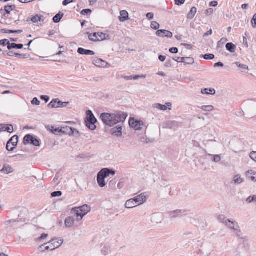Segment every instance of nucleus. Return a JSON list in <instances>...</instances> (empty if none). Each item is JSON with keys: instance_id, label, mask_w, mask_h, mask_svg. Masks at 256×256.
Wrapping results in <instances>:
<instances>
[{"instance_id": "nucleus-34", "label": "nucleus", "mask_w": 256, "mask_h": 256, "mask_svg": "<svg viewBox=\"0 0 256 256\" xmlns=\"http://www.w3.org/2000/svg\"><path fill=\"white\" fill-rule=\"evenodd\" d=\"M200 108L204 111L208 112H212L214 110V107L211 105L203 106L200 107Z\"/></svg>"}, {"instance_id": "nucleus-50", "label": "nucleus", "mask_w": 256, "mask_h": 256, "mask_svg": "<svg viewBox=\"0 0 256 256\" xmlns=\"http://www.w3.org/2000/svg\"><path fill=\"white\" fill-rule=\"evenodd\" d=\"M228 41V39L226 38H222L218 42V46H217V48L218 50L220 48V44H223L224 43H225L226 42Z\"/></svg>"}, {"instance_id": "nucleus-46", "label": "nucleus", "mask_w": 256, "mask_h": 256, "mask_svg": "<svg viewBox=\"0 0 256 256\" xmlns=\"http://www.w3.org/2000/svg\"><path fill=\"white\" fill-rule=\"evenodd\" d=\"M48 236V234L45 233H43L40 236L36 239L37 242H41L42 240L46 238Z\"/></svg>"}, {"instance_id": "nucleus-51", "label": "nucleus", "mask_w": 256, "mask_h": 256, "mask_svg": "<svg viewBox=\"0 0 256 256\" xmlns=\"http://www.w3.org/2000/svg\"><path fill=\"white\" fill-rule=\"evenodd\" d=\"M172 60H174L176 62H182L183 63L184 62V57H175L172 58Z\"/></svg>"}, {"instance_id": "nucleus-8", "label": "nucleus", "mask_w": 256, "mask_h": 256, "mask_svg": "<svg viewBox=\"0 0 256 256\" xmlns=\"http://www.w3.org/2000/svg\"><path fill=\"white\" fill-rule=\"evenodd\" d=\"M59 130L60 132L68 134L69 136L74 135V133L76 132L78 134H79L78 130H77L74 128H72V127L68 126H62L61 128L60 129H56V130Z\"/></svg>"}, {"instance_id": "nucleus-6", "label": "nucleus", "mask_w": 256, "mask_h": 256, "mask_svg": "<svg viewBox=\"0 0 256 256\" xmlns=\"http://www.w3.org/2000/svg\"><path fill=\"white\" fill-rule=\"evenodd\" d=\"M69 102H62L59 100L58 99H54L48 105L49 108H64L66 107Z\"/></svg>"}, {"instance_id": "nucleus-21", "label": "nucleus", "mask_w": 256, "mask_h": 256, "mask_svg": "<svg viewBox=\"0 0 256 256\" xmlns=\"http://www.w3.org/2000/svg\"><path fill=\"white\" fill-rule=\"evenodd\" d=\"M201 93L203 94H212L214 95L216 94V90L212 88H204L201 90Z\"/></svg>"}, {"instance_id": "nucleus-13", "label": "nucleus", "mask_w": 256, "mask_h": 256, "mask_svg": "<svg viewBox=\"0 0 256 256\" xmlns=\"http://www.w3.org/2000/svg\"><path fill=\"white\" fill-rule=\"evenodd\" d=\"M122 126L120 124L112 128L110 132L112 135L119 137L122 135Z\"/></svg>"}, {"instance_id": "nucleus-2", "label": "nucleus", "mask_w": 256, "mask_h": 256, "mask_svg": "<svg viewBox=\"0 0 256 256\" xmlns=\"http://www.w3.org/2000/svg\"><path fill=\"white\" fill-rule=\"evenodd\" d=\"M63 242L64 240L61 238H53L42 244L39 246L38 249L42 252L46 250L52 251L60 247Z\"/></svg>"}, {"instance_id": "nucleus-5", "label": "nucleus", "mask_w": 256, "mask_h": 256, "mask_svg": "<svg viewBox=\"0 0 256 256\" xmlns=\"http://www.w3.org/2000/svg\"><path fill=\"white\" fill-rule=\"evenodd\" d=\"M18 141V136L15 135L12 137L8 142L6 148L9 152L13 151L15 146H17Z\"/></svg>"}, {"instance_id": "nucleus-18", "label": "nucleus", "mask_w": 256, "mask_h": 256, "mask_svg": "<svg viewBox=\"0 0 256 256\" xmlns=\"http://www.w3.org/2000/svg\"><path fill=\"white\" fill-rule=\"evenodd\" d=\"M74 218L73 216H68L66 218L64 221V224L66 228H71L74 226Z\"/></svg>"}, {"instance_id": "nucleus-10", "label": "nucleus", "mask_w": 256, "mask_h": 256, "mask_svg": "<svg viewBox=\"0 0 256 256\" xmlns=\"http://www.w3.org/2000/svg\"><path fill=\"white\" fill-rule=\"evenodd\" d=\"M107 176L104 174L100 170L99 172L97 175V181L98 184V186L100 188H104L106 186L105 178H106Z\"/></svg>"}, {"instance_id": "nucleus-60", "label": "nucleus", "mask_w": 256, "mask_h": 256, "mask_svg": "<svg viewBox=\"0 0 256 256\" xmlns=\"http://www.w3.org/2000/svg\"><path fill=\"white\" fill-rule=\"evenodd\" d=\"M76 0H64L62 2V4L64 6H67L68 4H70Z\"/></svg>"}, {"instance_id": "nucleus-41", "label": "nucleus", "mask_w": 256, "mask_h": 256, "mask_svg": "<svg viewBox=\"0 0 256 256\" xmlns=\"http://www.w3.org/2000/svg\"><path fill=\"white\" fill-rule=\"evenodd\" d=\"M12 168L10 166H4L1 170H0V172L4 173V174H8L12 172Z\"/></svg>"}, {"instance_id": "nucleus-61", "label": "nucleus", "mask_w": 256, "mask_h": 256, "mask_svg": "<svg viewBox=\"0 0 256 256\" xmlns=\"http://www.w3.org/2000/svg\"><path fill=\"white\" fill-rule=\"evenodd\" d=\"M213 12L214 10L212 8H209L205 11L204 14L206 15H210L213 13Z\"/></svg>"}, {"instance_id": "nucleus-30", "label": "nucleus", "mask_w": 256, "mask_h": 256, "mask_svg": "<svg viewBox=\"0 0 256 256\" xmlns=\"http://www.w3.org/2000/svg\"><path fill=\"white\" fill-rule=\"evenodd\" d=\"M33 136L31 134H26L24 138L23 143L24 145L30 144L31 140H32Z\"/></svg>"}, {"instance_id": "nucleus-26", "label": "nucleus", "mask_w": 256, "mask_h": 256, "mask_svg": "<svg viewBox=\"0 0 256 256\" xmlns=\"http://www.w3.org/2000/svg\"><path fill=\"white\" fill-rule=\"evenodd\" d=\"M104 174H105L107 177L109 176L110 175H114L116 174V172L112 170H110L108 168H104L101 170Z\"/></svg>"}, {"instance_id": "nucleus-11", "label": "nucleus", "mask_w": 256, "mask_h": 256, "mask_svg": "<svg viewBox=\"0 0 256 256\" xmlns=\"http://www.w3.org/2000/svg\"><path fill=\"white\" fill-rule=\"evenodd\" d=\"M132 200L137 204L138 206L143 204L146 201V197L145 193H142L132 198Z\"/></svg>"}, {"instance_id": "nucleus-12", "label": "nucleus", "mask_w": 256, "mask_h": 256, "mask_svg": "<svg viewBox=\"0 0 256 256\" xmlns=\"http://www.w3.org/2000/svg\"><path fill=\"white\" fill-rule=\"evenodd\" d=\"M92 63L94 65L98 67H108L110 66V64L100 58H96L92 60Z\"/></svg>"}, {"instance_id": "nucleus-39", "label": "nucleus", "mask_w": 256, "mask_h": 256, "mask_svg": "<svg viewBox=\"0 0 256 256\" xmlns=\"http://www.w3.org/2000/svg\"><path fill=\"white\" fill-rule=\"evenodd\" d=\"M234 64L238 67L239 68H240L242 70H247L248 69V66L247 65H246L244 64H242L240 62H235Z\"/></svg>"}, {"instance_id": "nucleus-4", "label": "nucleus", "mask_w": 256, "mask_h": 256, "mask_svg": "<svg viewBox=\"0 0 256 256\" xmlns=\"http://www.w3.org/2000/svg\"><path fill=\"white\" fill-rule=\"evenodd\" d=\"M86 114L87 115L85 120L86 126L92 130H96L95 124L97 122V120L91 110H87Z\"/></svg>"}, {"instance_id": "nucleus-42", "label": "nucleus", "mask_w": 256, "mask_h": 256, "mask_svg": "<svg viewBox=\"0 0 256 256\" xmlns=\"http://www.w3.org/2000/svg\"><path fill=\"white\" fill-rule=\"evenodd\" d=\"M250 174L252 175V176L249 177L250 179L252 181L256 182V172H253L252 170H249L246 172L250 174Z\"/></svg>"}, {"instance_id": "nucleus-3", "label": "nucleus", "mask_w": 256, "mask_h": 256, "mask_svg": "<svg viewBox=\"0 0 256 256\" xmlns=\"http://www.w3.org/2000/svg\"><path fill=\"white\" fill-rule=\"evenodd\" d=\"M91 210V208L88 204H84L81 206L74 208L71 210V214L76 216V220H81Z\"/></svg>"}, {"instance_id": "nucleus-14", "label": "nucleus", "mask_w": 256, "mask_h": 256, "mask_svg": "<svg viewBox=\"0 0 256 256\" xmlns=\"http://www.w3.org/2000/svg\"><path fill=\"white\" fill-rule=\"evenodd\" d=\"M226 226L230 229L240 232L239 225L238 223L235 221H231L230 220H229L227 224H226Z\"/></svg>"}, {"instance_id": "nucleus-48", "label": "nucleus", "mask_w": 256, "mask_h": 256, "mask_svg": "<svg viewBox=\"0 0 256 256\" xmlns=\"http://www.w3.org/2000/svg\"><path fill=\"white\" fill-rule=\"evenodd\" d=\"M62 195V192L61 191H55L51 194L52 197L60 196Z\"/></svg>"}, {"instance_id": "nucleus-62", "label": "nucleus", "mask_w": 256, "mask_h": 256, "mask_svg": "<svg viewBox=\"0 0 256 256\" xmlns=\"http://www.w3.org/2000/svg\"><path fill=\"white\" fill-rule=\"evenodd\" d=\"M176 5L180 6L185 2V0H174Z\"/></svg>"}, {"instance_id": "nucleus-19", "label": "nucleus", "mask_w": 256, "mask_h": 256, "mask_svg": "<svg viewBox=\"0 0 256 256\" xmlns=\"http://www.w3.org/2000/svg\"><path fill=\"white\" fill-rule=\"evenodd\" d=\"M185 212L184 210H176L169 213L170 216L171 218H174L177 216H180L182 214Z\"/></svg>"}, {"instance_id": "nucleus-57", "label": "nucleus", "mask_w": 256, "mask_h": 256, "mask_svg": "<svg viewBox=\"0 0 256 256\" xmlns=\"http://www.w3.org/2000/svg\"><path fill=\"white\" fill-rule=\"evenodd\" d=\"M172 59L168 58L166 60L165 62L164 66L167 68H170L172 66Z\"/></svg>"}, {"instance_id": "nucleus-28", "label": "nucleus", "mask_w": 256, "mask_h": 256, "mask_svg": "<svg viewBox=\"0 0 256 256\" xmlns=\"http://www.w3.org/2000/svg\"><path fill=\"white\" fill-rule=\"evenodd\" d=\"M64 14L61 12H59L53 18V21L54 23L59 22L62 18L64 17Z\"/></svg>"}, {"instance_id": "nucleus-24", "label": "nucleus", "mask_w": 256, "mask_h": 256, "mask_svg": "<svg viewBox=\"0 0 256 256\" xmlns=\"http://www.w3.org/2000/svg\"><path fill=\"white\" fill-rule=\"evenodd\" d=\"M24 46L22 44H16L15 43H10L8 44V48L9 50H10L13 48H18V49H22L23 48Z\"/></svg>"}, {"instance_id": "nucleus-56", "label": "nucleus", "mask_w": 256, "mask_h": 256, "mask_svg": "<svg viewBox=\"0 0 256 256\" xmlns=\"http://www.w3.org/2000/svg\"><path fill=\"white\" fill-rule=\"evenodd\" d=\"M169 51L172 54H176L178 52V50L177 48L176 47H172L170 48Z\"/></svg>"}, {"instance_id": "nucleus-32", "label": "nucleus", "mask_w": 256, "mask_h": 256, "mask_svg": "<svg viewBox=\"0 0 256 256\" xmlns=\"http://www.w3.org/2000/svg\"><path fill=\"white\" fill-rule=\"evenodd\" d=\"M86 34L88 35V38L90 40L96 42L97 40H95L94 38H96L98 33L94 32L92 34H90L89 32H86Z\"/></svg>"}, {"instance_id": "nucleus-44", "label": "nucleus", "mask_w": 256, "mask_h": 256, "mask_svg": "<svg viewBox=\"0 0 256 256\" xmlns=\"http://www.w3.org/2000/svg\"><path fill=\"white\" fill-rule=\"evenodd\" d=\"M160 24L156 22H151L150 27L152 29L157 30L160 28Z\"/></svg>"}, {"instance_id": "nucleus-1", "label": "nucleus", "mask_w": 256, "mask_h": 256, "mask_svg": "<svg viewBox=\"0 0 256 256\" xmlns=\"http://www.w3.org/2000/svg\"><path fill=\"white\" fill-rule=\"evenodd\" d=\"M128 116L127 114L122 112H116L114 113H102L100 118L106 125L112 126L117 124H123Z\"/></svg>"}, {"instance_id": "nucleus-54", "label": "nucleus", "mask_w": 256, "mask_h": 256, "mask_svg": "<svg viewBox=\"0 0 256 256\" xmlns=\"http://www.w3.org/2000/svg\"><path fill=\"white\" fill-rule=\"evenodd\" d=\"M252 24L253 28H256V14L253 16L252 19Z\"/></svg>"}, {"instance_id": "nucleus-23", "label": "nucleus", "mask_w": 256, "mask_h": 256, "mask_svg": "<svg viewBox=\"0 0 256 256\" xmlns=\"http://www.w3.org/2000/svg\"><path fill=\"white\" fill-rule=\"evenodd\" d=\"M197 9L195 6H193L192 8L188 12L187 14V18L192 20V19L194 16L196 14V13Z\"/></svg>"}, {"instance_id": "nucleus-25", "label": "nucleus", "mask_w": 256, "mask_h": 256, "mask_svg": "<svg viewBox=\"0 0 256 256\" xmlns=\"http://www.w3.org/2000/svg\"><path fill=\"white\" fill-rule=\"evenodd\" d=\"M121 17H120V22H124L128 19V14L126 10H122L120 12Z\"/></svg>"}, {"instance_id": "nucleus-27", "label": "nucleus", "mask_w": 256, "mask_h": 256, "mask_svg": "<svg viewBox=\"0 0 256 256\" xmlns=\"http://www.w3.org/2000/svg\"><path fill=\"white\" fill-rule=\"evenodd\" d=\"M226 50L230 52H234L236 50V46L232 42L227 43L226 46Z\"/></svg>"}, {"instance_id": "nucleus-15", "label": "nucleus", "mask_w": 256, "mask_h": 256, "mask_svg": "<svg viewBox=\"0 0 256 256\" xmlns=\"http://www.w3.org/2000/svg\"><path fill=\"white\" fill-rule=\"evenodd\" d=\"M78 52L82 55H90L93 56L94 55L95 53L94 51L86 50L82 48H79L78 50Z\"/></svg>"}, {"instance_id": "nucleus-33", "label": "nucleus", "mask_w": 256, "mask_h": 256, "mask_svg": "<svg viewBox=\"0 0 256 256\" xmlns=\"http://www.w3.org/2000/svg\"><path fill=\"white\" fill-rule=\"evenodd\" d=\"M218 220L220 222L224 224L226 226L227 224L229 219L227 218L222 214L220 215L218 217Z\"/></svg>"}, {"instance_id": "nucleus-40", "label": "nucleus", "mask_w": 256, "mask_h": 256, "mask_svg": "<svg viewBox=\"0 0 256 256\" xmlns=\"http://www.w3.org/2000/svg\"><path fill=\"white\" fill-rule=\"evenodd\" d=\"M38 14H36L35 16L32 17V18H30V17H28L27 20L26 22H28L30 21H32L33 23H36L38 22Z\"/></svg>"}, {"instance_id": "nucleus-36", "label": "nucleus", "mask_w": 256, "mask_h": 256, "mask_svg": "<svg viewBox=\"0 0 256 256\" xmlns=\"http://www.w3.org/2000/svg\"><path fill=\"white\" fill-rule=\"evenodd\" d=\"M153 106L161 110H166L168 108L166 106L160 104H155L153 105Z\"/></svg>"}, {"instance_id": "nucleus-31", "label": "nucleus", "mask_w": 256, "mask_h": 256, "mask_svg": "<svg viewBox=\"0 0 256 256\" xmlns=\"http://www.w3.org/2000/svg\"><path fill=\"white\" fill-rule=\"evenodd\" d=\"M2 33L4 34H20L22 32V30H10L8 29H2Z\"/></svg>"}, {"instance_id": "nucleus-52", "label": "nucleus", "mask_w": 256, "mask_h": 256, "mask_svg": "<svg viewBox=\"0 0 256 256\" xmlns=\"http://www.w3.org/2000/svg\"><path fill=\"white\" fill-rule=\"evenodd\" d=\"M92 12V10L90 9H84L80 12V14L82 15H86L90 14Z\"/></svg>"}, {"instance_id": "nucleus-16", "label": "nucleus", "mask_w": 256, "mask_h": 256, "mask_svg": "<svg viewBox=\"0 0 256 256\" xmlns=\"http://www.w3.org/2000/svg\"><path fill=\"white\" fill-rule=\"evenodd\" d=\"M2 131L12 133L14 132L13 126L11 124H0Z\"/></svg>"}, {"instance_id": "nucleus-55", "label": "nucleus", "mask_w": 256, "mask_h": 256, "mask_svg": "<svg viewBox=\"0 0 256 256\" xmlns=\"http://www.w3.org/2000/svg\"><path fill=\"white\" fill-rule=\"evenodd\" d=\"M32 104H35V105H36V106H39L40 104V100H38V98H34L32 100Z\"/></svg>"}, {"instance_id": "nucleus-53", "label": "nucleus", "mask_w": 256, "mask_h": 256, "mask_svg": "<svg viewBox=\"0 0 256 256\" xmlns=\"http://www.w3.org/2000/svg\"><path fill=\"white\" fill-rule=\"evenodd\" d=\"M221 160V158L220 155H214L212 161L214 162H218Z\"/></svg>"}, {"instance_id": "nucleus-20", "label": "nucleus", "mask_w": 256, "mask_h": 256, "mask_svg": "<svg viewBox=\"0 0 256 256\" xmlns=\"http://www.w3.org/2000/svg\"><path fill=\"white\" fill-rule=\"evenodd\" d=\"M121 77L124 78L125 80H138L139 78H146V75H135L130 76H121Z\"/></svg>"}, {"instance_id": "nucleus-35", "label": "nucleus", "mask_w": 256, "mask_h": 256, "mask_svg": "<svg viewBox=\"0 0 256 256\" xmlns=\"http://www.w3.org/2000/svg\"><path fill=\"white\" fill-rule=\"evenodd\" d=\"M184 64H193L194 62V60L192 58L190 57H184Z\"/></svg>"}, {"instance_id": "nucleus-64", "label": "nucleus", "mask_w": 256, "mask_h": 256, "mask_svg": "<svg viewBox=\"0 0 256 256\" xmlns=\"http://www.w3.org/2000/svg\"><path fill=\"white\" fill-rule=\"evenodd\" d=\"M192 143L193 146L194 147H196V148H200V144H199V142H196L195 140H192Z\"/></svg>"}, {"instance_id": "nucleus-45", "label": "nucleus", "mask_w": 256, "mask_h": 256, "mask_svg": "<svg viewBox=\"0 0 256 256\" xmlns=\"http://www.w3.org/2000/svg\"><path fill=\"white\" fill-rule=\"evenodd\" d=\"M30 144H33L36 146H40V142L37 138H36L33 136V138L31 140Z\"/></svg>"}, {"instance_id": "nucleus-38", "label": "nucleus", "mask_w": 256, "mask_h": 256, "mask_svg": "<svg viewBox=\"0 0 256 256\" xmlns=\"http://www.w3.org/2000/svg\"><path fill=\"white\" fill-rule=\"evenodd\" d=\"M200 58H203L204 59L206 60H211L214 58V56L212 54H206L204 55H202L200 56Z\"/></svg>"}, {"instance_id": "nucleus-37", "label": "nucleus", "mask_w": 256, "mask_h": 256, "mask_svg": "<svg viewBox=\"0 0 256 256\" xmlns=\"http://www.w3.org/2000/svg\"><path fill=\"white\" fill-rule=\"evenodd\" d=\"M244 180L239 175H236L234 176V182L235 184H240Z\"/></svg>"}, {"instance_id": "nucleus-43", "label": "nucleus", "mask_w": 256, "mask_h": 256, "mask_svg": "<svg viewBox=\"0 0 256 256\" xmlns=\"http://www.w3.org/2000/svg\"><path fill=\"white\" fill-rule=\"evenodd\" d=\"M18 222V221H17L15 220H12L6 222V224L8 226L10 224V226H16V224Z\"/></svg>"}, {"instance_id": "nucleus-29", "label": "nucleus", "mask_w": 256, "mask_h": 256, "mask_svg": "<svg viewBox=\"0 0 256 256\" xmlns=\"http://www.w3.org/2000/svg\"><path fill=\"white\" fill-rule=\"evenodd\" d=\"M16 6L15 5H7L4 6V11L6 12V14H10V12L14 10L16 8Z\"/></svg>"}, {"instance_id": "nucleus-22", "label": "nucleus", "mask_w": 256, "mask_h": 256, "mask_svg": "<svg viewBox=\"0 0 256 256\" xmlns=\"http://www.w3.org/2000/svg\"><path fill=\"white\" fill-rule=\"evenodd\" d=\"M137 206V204L134 202V201L132 200V198L128 200L125 204V207L126 208H132Z\"/></svg>"}, {"instance_id": "nucleus-49", "label": "nucleus", "mask_w": 256, "mask_h": 256, "mask_svg": "<svg viewBox=\"0 0 256 256\" xmlns=\"http://www.w3.org/2000/svg\"><path fill=\"white\" fill-rule=\"evenodd\" d=\"M10 44V42L7 39H3L2 40H0V45L2 46H8V44Z\"/></svg>"}, {"instance_id": "nucleus-47", "label": "nucleus", "mask_w": 256, "mask_h": 256, "mask_svg": "<svg viewBox=\"0 0 256 256\" xmlns=\"http://www.w3.org/2000/svg\"><path fill=\"white\" fill-rule=\"evenodd\" d=\"M164 36L168 38H172V33L171 32L164 30Z\"/></svg>"}, {"instance_id": "nucleus-63", "label": "nucleus", "mask_w": 256, "mask_h": 256, "mask_svg": "<svg viewBox=\"0 0 256 256\" xmlns=\"http://www.w3.org/2000/svg\"><path fill=\"white\" fill-rule=\"evenodd\" d=\"M164 34V30H158L156 32V35L158 36H164L162 34Z\"/></svg>"}, {"instance_id": "nucleus-58", "label": "nucleus", "mask_w": 256, "mask_h": 256, "mask_svg": "<svg viewBox=\"0 0 256 256\" xmlns=\"http://www.w3.org/2000/svg\"><path fill=\"white\" fill-rule=\"evenodd\" d=\"M250 158L256 162V152H252L250 154Z\"/></svg>"}, {"instance_id": "nucleus-59", "label": "nucleus", "mask_w": 256, "mask_h": 256, "mask_svg": "<svg viewBox=\"0 0 256 256\" xmlns=\"http://www.w3.org/2000/svg\"><path fill=\"white\" fill-rule=\"evenodd\" d=\"M41 100L45 101L46 102H48L50 100V97L48 96L42 95L40 96Z\"/></svg>"}, {"instance_id": "nucleus-9", "label": "nucleus", "mask_w": 256, "mask_h": 256, "mask_svg": "<svg viewBox=\"0 0 256 256\" xmlns=\"http://www.w3.org/2000/svg\"><path fill=\"white\" fill-rule=\"evenodd\" d=\"M164 128H169L176 130L179 126V124L175 120H169L164 122L162 124Z\"/></svg>"}, {"instance_id": "nucleus-17", "label": "nucleus", "mask_w": 256, "mask_h": 256, "mask_svg": "<svg viewBox=\"0 0 256 256\" xmlns=\"http://www.w3.org/2000/svg\"><path fill=\"white\" fill-rule=\"evenodd\" d=\"M98 34L96 38H94V40H97V42L110 39V36L108 34L100 32H98Z\"/></svg>"}, {"instance_id": "nucleus-7", "label": "nucleus", "mask_w": 256, "mask_h": 256, "mask_svg": "<svg viewBox=\"0 0 256 256\" xmlns=\"http://www.w3.org/2000/svg\"><path fill=\"white\" fill-rule=\"evenodd\" d=\"M130 126L136 130H141L144 126V123L142 120H136L134 118H130L129 120Z\"/></svg>"}]
</instances>
